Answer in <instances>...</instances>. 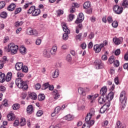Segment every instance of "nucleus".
I'll list each match as a JSON object with an SVG mask.
<instances>
[{"instance_id": "53", "label": "nucleus", "mask_w": 128, "mask_h": 128, "mask_svg": "<svg viewBox=\"0 0 128 128\" xmlns=\"http://www.w3.org/2000/svg\"><path fill=\"white\" fill-rule=\"evenodd\" d=\"M80 30V26L78 25L76 27V34H79Z\"/></svg>"}, {"instance_id": "30", "label": "nucleus", "mask_w": 128, "mask_h": 128, "mask_svg": "<svg viewBox=\"0 0 128 128\" xmlns=\"http://www.w3.org/2000/svg\"><path fill=\"white\" fill-rule=\"evenodd\" d=\"M90 7V2L86 1L84 4L83 8H88Z\"/></svg>"}, {"instance_id": "2", "label": "nucleus", "mask_w": 128, "mask_h": 128, "mask_svg": "<svg viewBox=\"0 0 128 128\" xmlns=\"http://www.w3.org/2000/svg\"><path fill=\"white\" fill-rule=\"evenodd\" d=\"M126 91L123 90L121 92L120 97V108L122 110L126 108Z\"/></svg>"}, {"instance_id": "58", "label": "nucleus", "mask_w": 128, "mask_h": 128, "mask_svg": "<svg viewBox=\"0 0 128 128\" xmlns=\"http://www.w3.org/2000/svg\"><path fill=\"white\" fill-rule=\"evenodd\" d=\"M42 88V86H40V84H37L35 85V88L36 90H38L40 88Z\"/></svg>"}, {"instance_id": "42", "label": "nucleus", "mask_w": 128, "mask_h": 128, "mask_svg": "<svg viewBox=\"0 0 128 128\" xmlns=\"http://www.w3.org/2000/svg\"><path fill=\"white\" fill-rule=\"evenodd\" d=\"M72 56H70V54H68L66 56V60L70 62H72Z\"/></svg>"}, {"instance_id": "16", "label": "nucleus", "mask_w": 128, "mask_h": 128, "mask_svg": "<svg viewBox=\"0 0 128 128\" xmlns=\"http://www.w3.org/2000/svg\"><path fill=\"white\" fill-rule=\"evenodd\" d=\"M92 116H90V114H88L86 116V119H85L86 122H93L94 124V120H90L92 119Z\"/></svg>"}, {"instance_id": "3", "label": "nucleus", "mask_w": 128, "mask_h": 128, "mask_svg": "<svg viewBox=\"0 0 128 128\" xmlns=\"http://www.w3.org/2000/svg\"><path fill=\"white\" fill-rule=\"evenodd\" d=\"M18 46L16 45L14 43H10L8 44V52H11L12 54H16L18 52Z\"/></svg>"}, {"instance_id": "13", "label": "nucleus", "mask_w": 128, "mask_h": 128, "mask_svg": "<svg viewBox=\"0 0 128 128\" xmlns=\"http://www.w3.org/2000/svg\"><path fill=\"white\" fill-rule=\"evenodd\" d=\"M81 98H83V100H86V90L84 88H81Z\"/></svg>"}, {"instance_id": "54", "label": "nucleus", "mask_w": 128, "mask_h": 128, "mask_svg": "<svg viewBox=\"0 0 128 128\" xmlns=\"http://www.w3.org/2000/svg\"><path fill=\"white\" fill-rule=\"evenodd\" d=\"M75 39L76 40L80 42V34H78L75 36Z\"/></svg>"}, {"instance_id": "25", "label": "nucleus", "mask_w": 128, "mask_h": 128, "mask_svg": "<svg viewBox=\"0 0 128 128\" xmlns=\"http://www.w3.org/2000/svg\"><path fill=\"white\" fill-rule=\"evenodd\" d=\"M53 94L54 96V100H58V98H60V95L58 92V90H54L53 92Z\"/></svg>"}, {"instance_id": "50", "label": "nucleus", "mask_w": 128, "mask_h": 128, "mask_svg": "<svg viewBox=\"0 0 128 128\" xmlns=\"http://www.w3.org/2000/svg\"><path fill=\"white\" fill-rule=\"evenodd\" d=\"M17 76L18 78H24V74L22 73V72H18L17 73Z\"/></svg>"}, {"instance_id": "9", "label": "nucleus", "mask_w": 128, "mask_h": 128, "mask_svg": "<svg viewBox=\"0 0 128 128\" xmlns=\"http://www.w3.org/2000/svg\"><path fill=\"white\" fill-rule=\"evenodd\" d=\"M28 97L29 98H30L31 100H36L38 98V95H36V94L34 92H29Z\"/></svg>"}, {"instance_id": "46", "label": "nucleus", "mask_w": 128, "mask_h": 128, "mask_svg": "<svg viewBox=\"0 0 128 128\" xmlns=\"http://www.w3.org/2000/svg\"><path fill=\"white\" fill-rule=\"evenodd\" d=\"M44 114V112L42 110H39L37 112L36 116H42Z\"/></svg>"}, {"instance_id": "60", "label": "nucleus", "mask_w": 128, "mask_h": 128, "mask_svg": "<svg viewBox=\"0 0 128 128\" xmlns=\"http://www.w3.org/2000/svg\"><path fill=\"white\" fill-rule=\"evenodd\" d=\"M90 116H94V109H91L90 110V112L88 113Z\"/></svg>"}, {"instance_id": "1", "label": "nucleus", "mask_w": 128, "mask_h": 128, "mask_svg": "<svg viewBox=\"0 0 128 128\" xmlns=\"http://www.w3.org/2000/svg\"><path fill=\"white\" fill-rule=\"evenodd\" d=\"M16 84L19 88H22L23 90H26L28 88V86L26 82L23 81L22 79L18 78L16 80Z\"/></svg>"}, {"instance_id": "62", "label": "nucleus", "mask_w": 128, "mask_h": 128, "mask_svg": "<svg viewBox=\"0 0 128 128\" xmlns=\"http://www.w3.org/2000/svg\"><path fill=\"white\" fill-rule=\"evenodd\" d=\"M88 38L90 40H92V38H94V34L91 32L90 34H89Z\"/></svg>"}, {"instance_id": "61", "label": "nucleus", "mask_w": 128, "mask_h": 128, "mask_svg": "<svg viewBox=\"0 0 128 128\" xmlns=\"http://www.w3.org/2000/svg\"><path fill=\"white\" fill-rule=\"evenodd\" d=\"M114 82L116 84H120V82L118 81V77H116L114 80Z\"/></svg>"}, {"instance_id": "37", "label": "nucleus", "mask_w": 128, "mask_h": 128, "mask_svg": "<svg viewBox=\"0 0 128 128\" xmlns=\"http://www.w3.org/2000/svg\"><path fill=\"white\" fill-rule=\"evenodd\" d=\"M64 120H72V116L70 114H68L64 117Z\"/></svg>"}, {"instance_id": "33", "label": "nucleus", "mask_w": 128, "mask_h": 128, "mask_svg": "<svg viewBox=\"0 0 128 128\" xmlns=\"http://www.w3.org/2000/svg\"><path fill=\"white\" fill-rule=\"evenodd\" d=\"M78 16L79 18H78L75 21V24H78V26H80V13H79Z\"/></svg>"}, {"instance_id": "35", "label": "nucleus", "mask_w": 128, "mask_h": 128, "mask_svg": "<svg viewBox=\"0 0 128 128\" xmlns=\"http://www.w3.org/2000/svg\"><path fill=\"white\" fill-rule=\"evenodd\" d=\"M116 58H114V56H111L108 59V62H110V64H112L114 62Z\"/></svg>"}, {"instance_id": "38", "label": "nucleus", "mask_w": 128, "mask_h": 128, "mask_svg": "<svg viewBox=\"0 0 128 128\" xmlns=\"http://www.w3.org/2000/svg\"><path fill=\"white\" fill-rule=\"evenodd\" d=\"M26 119L24 118H22L20 121V124L21 126H24L26 124Z\"/></svg>"}, {"instance_id": "51", "label": "nucleus", "mask_w": 128, "mask_h": 128, "mask_svg": "<svg viewBox=\"0 0 128 128\" xmlns=\"http://www.w3.org/2000/svg\"><path fill=\"white\" fill-rule=\"evenodd\" d=\"M56 14L58 16H60V14H64V10H59L56 11Z\"/></svg>"}, {"instance_id": "7", "label": "nucleus", "mask_w": 128, "mask_h": 128, "mask_svg": "<svg viewBox=\"0 0 128 128\" xmlns=\"http://www.w3.org/2000/svg\"><path fill=\"white\" fill-rule=\"evenodd\" d=\"M57 50L58 46L56 44H54L50 50V52L52 56H56Z\"/></svg>"}, {"instance_id": "44", "label": "nucleus", "mask_w": 128, "mask_h": 128, "mask_svg": "<svg viewBox=\"0 0 128 128\" xmlns=\"http://www.w3.org/2000/svg\"><path fill=\"white\" fill-rule=\"evenodd\" d=\"M12 108L14 110H18V108H20V104H14L12 106Z\"/></svg>"}, {"instance_id": "36", "label": "nucleus", "mask_w": 128, "mask_h": 128, "mask_svg": "<svg viewBox=\"0 0 128 128\" xmlns=\"http://www.w3.org/2000/svg\"><path fill=\"white\" fill-rule=\"evenodd\" d=\"M60 110H62V108H60V106H57L55 108V109L54 110V112H56V114H60Z\"/></svg>"}, {"instance_id": "32", "label": "nucleus", "mask_w": 128, "mask_h": 128, "mask_svg": "<svg viewBox=\"0 0 128 128\" xmlns=\"http://www.w3.org/2000/svg\"><path fill=\"white\" fill-rule=\"evenodd\" d=\"M6 82V74L3 73L2 75L0 76V82Z\"/></svg>"}, {"instance_id": "41", "label": "nucleus", "mask_w": 128, "mask_h": 128, "mask_svg": "<svg viewBox=\"0 0 128 128\" xmlns=\"http://www.w3.org/2000/svg\"><path fill=\"white\" fill-rule=\"evenodd\" d=\"M22 72H28V66H22V68L21 69Z\"/></svg>"}, {"instance_id": "21", "label": "nucleus", "mask_w": 128, "mask_h": 128, "mask_svg": "<svg viewBox=\"0 0 128 128\" xmlns=\"http://www.w3.org/2000/svg\"><path fill=\"white\" fill-rule=\"evenodd\" d=\"M16 8V4H11L8 8V10L9 12H12V10H14Z\"/></svg>"}, {"instance_id": "48", "label": "nucleus", "mask_w": 128, "mask_h": 128, "mask_svg": "<svg viewBox=\"0 0 128 128\" xmlns=\"http://www.w3.org/2000/svg\"><path fill=\"white\" fill-rule=\"evenodd\" d=\"M118 22L116 21H114L112 23V26H113V28H118Z\"/></svg>"}, {"instance_id": "55", "label": "nucleus", "mask_w": 128, "mask_h": 128, "mask_svg": "<svg viewBox=\"0 0 128 128\" xmlns=\"http://www.w3.org/2000/svg\"><path fill=\"white\" fill-rule=\"evenodd\" d=\"M68 18H69V20H70V22H72V20H74V15L72 14H69Z\"/></svg>"}, {"instance_id": "59", "label": "nucleus", "mask_w": 128, "mask_h": 128, "mask_svg": "<svg viewBox=\"0 0 128 128\" xmlns=\"http://www.w3.org/2000/svg\"><path fill=\"white\" fill-rule=\"evenodd\" d=\"M19 124H20V122L18 121V120H14V126H18Z\"/></svg>"}, {"instance_id": "64", "label": "nucleus", "mask_w": 128, "mask_h": 128, "mask_svg": "<svg viewBox=\"0 0 128 128\" xmlns=\"http://www.w3.org/2000/svg\"><path fill=\"white\" fill-rule=\"evenodd\" d=\"M114 64L116 67L118 66H120V62L118 60H115V61L114 62Z\"/></svg>"}, {"instance_id": "12", "label": "nucleus", "mask_w": 128, "mask_h": 128, "mask_svg": "<svg viewBox=\"0 0 128 128\" xmlns=\"http://www.w3.org/2000/svg\"><path fill=\"white\" fill-rule=\"evenodd\" d=\"M24 64L22 62H17L15 65V68L16 70H20L22 68Z\"/></svg>"}, {"instance_id": "5", "label": "nucleus", "mask_w": 128, "mask_h": 128, "mask_svg": "<svg viewBox=\"0 0 128 128\" xmlns=\"http://www.w3.org/2000/svg\"><path fill=\"white\" fill-rule=\"evenodd\" d=\"M62 28L64 32V34H63L62 38L64 40H66L68 38V34H70V31L68 28V26H66V23H64L62 24Z\"/></svg>"}, {"instance_id": "34", "label": "nucleus", "mask_w": 128, "mask_h": 128, "mask_svg": "<svg viewBox=\"0 0 128 128\" xmlns=\"http://www.w3.org/2000/svg\"><path fill=\"white\" fill-rule=\"evenodd\" d=\"M0 16L2 18H6V16H8V13L5 12H2L0 14Z\"/></svg>"}, {"instance_id": "20", "label": "nucleus", "mask_w": 128, "mask_h": 128, "mask_svg": "<svg viewBox=\"0 0 128 128\" xmlns=\"http://www.w3.org/2000/svg\"><path fill=\"white\" fill-rule=\"evenodd\" d=\"M26 110L28 114H32V112H34V106H32V105H29L27 107Z\"/></svg>"}, {"instance_id": "39", "label": "nucleus", "mask_w": 128, "mask_h": 128, "mask_svg": "<svg viewBox=\"0 0 128 128\" xmlns=\"http://www.w3.org/2000/svg\"><path fill=\"white\" fill-rule=\"evenodd\" d=\"M48 86H50V84L48 83H45L42 86V90H46Z\"/></svg>"}, {"instance_id": "57", "label": "nucleus", "mask_w": 128, "mask_h": 128, "mask_svg": "<svg viewBox=\"0 0 128 128\" xmlns=\"http://www.w3.org/2000/svg\"><path fill=\"white\" fill-rule=\"evenodd\" d=\"M36 44L37 46H40L42 44V40L37 39L36 42Z\"/></svg>"}, {"instance_id": "47", "label": "nucleus", "mask_w": 128, "mask_h": 128, "mask_svg": "<svg viewBox=\"0 0 128 128\" xmlns=\"http://www.w3.org/2000/svg\"><path fill=\"white\" fill-rule=\"evenodd\" d=\"M22 12V8H16L14 11V14H18L20 12Z\"/></svg>"}, {"instance_id": "24", "label": "nucleus", "mask_w": 128, "mask_h": 128, "mask_svg": "<svg viewBox=\"0 0 128 128\" xmlns=\"http://www.w3.org/2000/svg\"><path fill=\"white\" fill-rule=\"evenodd\" d=\"M40 14V10L34 8V12L32 13L33 16H38Z\"/></svg>"}, {"instance_id": "10", "label": "nucleus", "mask_w": 128, "mask_h": 128, "mask_svg": "<svg viewBox=\"0 0 128 128\" xmlns=\"http://www.w3.org/2000/svg\"><path fill=\"white\" fill-rule=\"evenodd\" d=\"M113 41L115 44H120L122 42V38H118L116 37H115L113 38Z\"/></svg>"}, {"instance_id": "43", "label": "nucleus", "mask_w": 128, "mask_h": 128, "mask_svg": "<svg viewBox=\"0 0 128 128\" xmlns=\"http://www.w3.org/2000/svg\"><path fill=\"white\" fill-rule=\"evenodd\" d=\"M34 29L32 28H28L27 30V34H29V36H32V31Z\"/></svg>"}, {"instance_id": "15", "label": "nucleus", "mask_w": 128, "mask_h": 128, "mask_svg": "<svg viewBox=\"0 0 128 128\" xmlns=\"http://www.w3.org/2000/svg\"><path fill=\"white\" fill-rule=\"evenodd\" d=\"M92 126H94V122H88L84 124L82 126V128H90Z\"/></svg>"}, {"instance_id": "8", "label": "nucleus", "mask_w": 128, "mask_h": 128, "mask_svg": "<svg viewBox=\"0 0 128 128\" xmlns=\"http://www.w3.org/2000/svg\"><path fill=\"white\" fill-rule=\"evenodd\" d=\"M98 94H94V95H88V98L90 100H91L90 102L92 104V102H94V100L96 98H98Z\"/></svg>"}, {"instance_id": "11", "label": "nucleus", "mask_w": 128, "mask_h": 128, "mask_svg": "<svg viewBox=\"0 0 128 128\" xmlns=\"http://www.w3.org/2000/svg\"><path fill=\"white\" fill-rule=\"evenodd\" d=\"M43 56L44 58H50V50L48 49H45L43 51Z\"/></svg>"}, {"instance_id": "19", "label": "nucleus", "mask_w": 128, "mask_h": 128, "mask_svg": "<svg viewBox=\"0 0 128 128\" xmlns=\"http://www.w3.org/2000/svg\"><path fill=\"white\" fill-rule=\"evenodd\" d=\"M114 92H111L109 93L107 96H106V98L108 100V102H109V100H112V98H114Z\"/></svg>"}, {"instance_id": "52", "label": "nucleus", "mask_w": 128, "mask_h": 128, "mask_svg": "<svg viewBox=\"0 0 128 128\" xmlns=\"http://www.w3.org/2000/svg\"><path fill=\"white\" fill-rule=\"evenodd\" d=\"M92 46H94V43H92V42H90L88 43V48H92Z\"/></svg>"}, {"instance_id": "26", "label": "nucleus", "mask_w": 128, "mask_h": 128, "mask_svg": "<svg viewBox=\"0 0 128 128\" xmlns=\"http://www.w3.org/2000/svg\"><path fill=\"white\" fill-rule=\"evenodd\" d=\"M60 76V72L58 70H56L54 72L52 76L54 78H56Z\"/></svg>"}, {"instance_id": "56", "label": "nucleus", "mask_w": 128, "mask_h": 128, "mask_svg": "<svg viewBox=\"0 0 128 128\" xmlns=\"http://www.w3.org/2000/svg\"><path fill=\"white\" fill-rule=\"evenodd\" d=\"M116 128H122V124H120V121H118L116 124Z\"/></svg>"}, {"instance_id": "31", "label": "nucleus", "mask_w": 128, "mask_h": 128, "mask_svg": "<svg viewBox=\"0 0 128 128\" xmlns=\"http://www.w3.org/2000/svg\"><path fill=\"white\" fill-rule=\"evenodd\" d=\"M44 98H46V96L44 94H40L38 96V100L40 102H42L44 100Z\"/></svg>"}, {"instance_id": "23", "label": "nucleus", "mask_w": 128, "mask_h": 128, "mask_svg": "<svg viewBox=\"0 0 128 128\" xmlns=\"http://www.w3.org/2000/svg\"><path fill=\"white\" fill-rule=\"evenodd\" d=\"M106 92H108V89L106 88V87H103L100 89V94H102L103 96L106 94Z\"/></svg>"}, {"instance_id": "29", "label": "nucleus", "mask_w": 128, "mask_h": 128, "mask_svg": "<svg viewBox=\"0 0 128 128\" xmlns=\"http://www.w3.org/2000/svg\"><path fill=\"white\" fill-rule=\"evenodd\" d=\"M36 8V7L34 6H32L30 9L28 10L27 12V14H32H32L34 10V8Z\"/></svg>"}, {"instance_id": "6", "label": "nucleus", "mask_w": 128, "mask_h": 128, "mask_svg": "<svg viewBox=\"0 0 128 128\" xmlns=\"http://www.w3.org/2000/svg\"><path fill=\"white\" fill-rule=\"evenodd\" d=\"M113 10L116 14H120L122 13L124 8L118 5H116L113 7Z\"/></svg>"}, {"instance_id": "49", "label": "nucleus", "mask_w": 128, "mask_h": 128, "mask_svg": "<svg viewBox=\"0 0 128 128\" xmlns=\"http://www.w3.org/2000/svg\"><path fill=\"white\" fill-rule=\"evenodd\" d=\"M38 34V32L36 30L33 29V31L32 32V36H36Z\"/></svg>"}, {"instance_id": "22", "label": "nucleus", "mask_w": 128, "mask_h": 128, "mask_svg": "<svg viewBox=\"0 0 128 128\" xmlns=\"http://www.w3.org/2000/svg\"><path fill=\"white\" fill-rule=\"evenodd\" d=\"M98 102L100 104H104L106 102V98H104V96H102L98 98Z\"/></svg>"}, {"instance_id": "27", "label": "nucleus", "mask_w": 128, "mask_h": 128, "mask_svg": "<svg viewBox=\"0 0 128 128\" xmlns=\"http://www.w3.org/2000/svg\"><path fill=\"white\" fill-rule=\"evenodd\" d=\"M12 74L10 72H8L6 76V82H10L12 80Z\"/></svg>"}, {"instance_id": "18", "label": "nucleus", "mask_w": 128, "mask_h": 128, "mask_svg": "<svg viewBox=\"0 0 128 128\" xmlns=\"http://www.w3.org/2000/svg\"><path fill=\"white\" fill-rule=\"evenodd\" d=\"M7 118H8V120H14L16 119V116H14V114L12 113H10L8 114Z\"/></svg>"}, {"instance_id": "4", "label": "nucleus", "mask_w": 128, "mask_h": 128, "mask_svg": "<svg viewBox=\"0 0 128 128\" xmlns=\"http://www.w3.org/2000/svg\"><path fill=\"white\" fill-rule=\"evenodd\" d=\"M108 45V41L104 40L103 43L101 44H96L94 46V51L95 52L96 54H98L100 52L102 48L104 46Z\"/></svg>"}, {"instance_id": "45", "label": "nucleus", "mask_w": 128, "mask_h": 128, "mask_svg": "<svg viewBox=\"0 0 128 128\" xmlns=\"http://www.w3.org/2000/svg\"><path fill=\"white\" fill-rule=\"evenodd\" d=\"M6 6V2L2 1L0 2V10L4 8Z\"/></svg>"}, {"instance_id": "28", "label": "nucleus", "mask_w": 128, "mask_h": 128, "mask_svg": "<svg viewBox=\"0 0 128 128\" xmlns=\"http://www.w3.org/2000/svg\"><path fill=\"white\" fill-rule=\"evenodd\" d=\"M26 48L24 46H21L20 48V52L22 54H26Z\"/></svg>"}, {"instance_id": "40", "label": "nucleus", "mask_w": 128, "mask_h": 128, "mask_svg": "<svg viewBox=\"0 0 128 128\" xmlns=\"http://www.w3.org/2000/svg\"><path fill=\"white\" fill-rule=\"evenodd\" d=\"M122 6L124 8H128V0H124L123 2L122 3Z\"/></svg>"}, {"instance_id": "63", "label": "nucleus", "mask_w": 128, "mask_h": 128, "mask_svg": "<svg viewBox=\"0 0 128 128\" xmlns=\"http://www.w3.org/2000/svg\"><path fill=\"white\" fill-rule=\"evenodd\" d=\"M120 54V49H117L116 51H115V55L116 56H118Z\"/></svg>"}, {"instance_id": "14", "label": "nucleus", "mask_w": 128, "mask_h": 128, "mask_svg": "<svg viewBox=\"0 0 128 128\" xmlns=\"http://www.w3.org/2000/svg\"><path fill=\"white\" fill-rule=\"evenodd\" d=\"M110 106V105H106L105 104L100 108V114H104L108 110V108Z\"/></svg>"}, {"instance_id": "17", "label": "nucleus", "mask_w": 128, "mask_h": 128, "mask_svg": "<svg viewBox=\"0 0 128 128\" xmlns=\"http://www.w3.org/2000/svg\"><path fill=\"white\" fill-rule=\"evenodd\" d=\"M104 68V66H102V61L100 60L97 61L96 64V70H100V68Z\"/></svg>"}]
</instances>
